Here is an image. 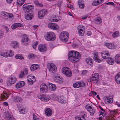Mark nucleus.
<instances>
[{
  "label": "nucleus",
  "instance_id": "39",
  "mask_svg": "<svg viewBox=\"0 0 120 120\" xmlns=\"http://www.w3.org/2000/svg\"><path fill=\"white\" fill-rule=\"evenodd\" d=\"M22 24L20 23H15L14 24L11 26V27L13 29H15L18 27H21Z\"/></svg>",
  "mask_w": 120,
  "mask_h": 120
},
{
  "label": "nucleus",
  "instance_id": "44",
  "mask_svg": "<svg viewBox=\"0 0 120 120\" xmlns=\"http://www.w3.org/2000/svg\"><path fill=\"white\" fill-rule=\"evenodd\" d=\"M94 56L93 57V58L94 60L100 63L101 62V60L98 59V58L97 56L95 53H94Z\"/></svg>",
  "mask_w": 120,
  "mask_h": 120
},
{
  "label": "nucleus",
  "instance_id": "45",
  "mask_svg": "<svg viewBox=\"0 0 120 120\" xmlns=\"http://www.w3.org/2000/svg\"><path fill=\"white\" fill-rule=\"evenodd\" d=\"M18 109L19 112L20 113L22 114H24L25 112L26 111V109L24 108H18Z\"/></svg>",
  "mask_w": 120,
  "mask_h": 120
},
{
  "label": "nucleus",
  "instance_id": "42",
  "mask_svg": "<svg viewBox=\"0 0 120 120\" xmlns=\"http://www.w3.org/2000/svg\"><path fill=\"white\" fill-rule=\"evenodd\" d=\"M78 3L79 4V6L80 8H82L84 7V3L82 2V0H79Z\"/></svg>",
  "mask_w": 120,
  "mask_h": 120
},
{
  "label": "nucleus",
  "instance_id": "5",
  "mask_svg": "<svg viewBox=\"0 0 120 120\" xmlns=\"http://www.w3.org/2000/svg\"><path fill=\"white\" fill-rule=\"evenodd\" d=\"M1 15L6 20H11L13 18V15L11 13H8L4 12H2Z\"/></svg>",
  "mask_w": 120,
  "mask_h": 120
},
{
  "label": "nucleus",
  "instance_id": "33",
  "mask_svg": "<svg viewBox=\"0 0 120 120\" xmlns=\"http://www.w3.org/2000/svg\"><path fill=\"white\" fill-rule=\"evenodd\" d=\"M103 0H96L93 2L92 4L94 6L99 5L103 2Z\"/></svg>",
  "mask_w": 120,
  "mask_h": 120
},
{
  "label": "nucleus",
  "instance_id": "15",
  "mask_svg": "<svg viewBox=\"0 0 120 120\" xmlns=\"http://www.w3.org/2000/svg\"><path fill=\"white\" fill-rule=\"evenodd\" d=\"M48 26L49 28L53 30H58L59 28V26L58 25L54 23H49Z\"/></svg>",
  "mask_w": 120,
  "mask_h": 120
},
{
  "label": "nucleus",
  "instance_id": "41",
  "mask_svg": "<svg viewBox=\"0 0 120 120\" xmlns=\"http://www.w3.org/2000/svg\"><path fill=\"white\" fill-rule=\"evenodd\" d=\"M1 97L3 98L6 99L8 97V95L5 92H3L1 94Z\"/></svg>",
  "mask_w": 120,
  "mask_h": 120
},
{
  "label": "nucleus",
  "instance_id": "12",
  "mask_svg": "<svg viewBox=\"0 0 120 120\" xmlns=\"http://www.w3.org/2000/svg\"><path fill=\"white\" fill-rule=\"evenodd\" d=\"M4 117L8 120H14V119L8 111L4 112L3 114Z\"/></svg>",
  "mask_w": 120,
  "mask_h": 120
},
{
  "label": "nucleus",
  "instance_id": "26",
  "mask_svg": "<svg viewBox=\"0 0 120 120\" xmlns=\"http://www.w3.org/2000/svg\"><path fill=\"white\" fill-rule=\"evenodd\" d=\"M48 85L50 90L52 91H55L56 90V87L54 84L49 83H48Z\"/></svg>",
  "mask_w": 120,
  "mask_h": 120
},
{
  "label": "nucleus",
  "instance_id": "49",
  "mask_svg": "<svg viewBox=\"0 0 120 120\" xmlns=\"http://www.w3.org/2000/svg\"><path fill=\"white\" fill-rule=\"evenodd\" d=\"M76 120H86L84 116L82 115L80 117H77L75 118Z\"/></svg>",
  "mask_w": 120,
  "mask_h": 120
},
{
  "label": "nucleus",
  "instance_id": "36",
  "mask_svg": "<svg viewBox=\"0 0 120 120\" xmlns=\"http://www.w3.org/2000/svg\"><path fill=\"white\" fill-rule=\"evenodd\" d=\"M11 44L12 46H13L14 48H15L18 47L19 45V43L15 41L11 42Z\"/></svg>",
  "mask_w": 120,
  "mask_h": 120
},
{
  "label": "nucleus",
  "instance_id": "19",
  "mask_svg": "<svg viewBox=\"0 0 120 120\" xmlns=\"http://www.w3.org/2000/svg\"><path fill=\"white\" fill-rule=\"evenodd\" d=\"M16 81V78L15 77H10L8 79V85L10 86L12 84L15 83Z\"/></svg>",
  "mask_w": 120,
  "mask_h": 120
},
{
  "label": "nucleus",
  "instance_id": "58",
  "mask_svg": "<svg viewBox=\"0 0 120 120\" xmlns=\"http://www.w3.org/2000/svg\"><path fill=\"white\" fill-rule=\"evenodd\" d=\"M34 55L33 54H31L29 55V57L31 58H33L34 57Z\"/></svg>",
  "mask_w": 120,
  "mask_h": 120
},
{
  "label": "nucleus",
  "instance_id": "53",
  "mask_svg": "<svg viewBox=\"0 0 120 120\" xmlns=\"http://www.w3.org/2000/svg\"><path fill=\"white\" fill-rule=\"evenodd\" d=\"M79 87H83L85 86V83L83 82H79Z\"/></svg>",
  "mask_w": 120,
  "mask_h": 120
},
{
  "label": "nucleus",
  "instance_id": "46",
  "mask_svg": "<svg viewBox=\"0 0 120 120\" xmlns=\"http://www.w3.org/2000/svg\"><path fill=\"white\" fill-rule=\"evenodd\" d=\"M119 34V32L117 31H116L113 32L112 34V36L114 38L117 37L118 36Z\"/></svg>",
  "mask_w": 120,
  "mask_h": 120
},
{
  "label": "nucleus",
  "instance_id": "57",
  "mask_svg": "<svg viewBox=\"0 0 120 120\" xmlns=\"http://www.w3.org/2000/svg\"><path fill=\"white\" fill-rule=\"evenodd\" d=\"M87 71L86 70H84L82 72V74L83 75H84L86 74L87 73Z\"/></svg>",
  "mask_w": 120,
  "mask_h": 120
},
{
  "label": "nucleus",
  "instance_id": "60",
  "mask_svg": "<svg viewBox=\"0 0 120 120\" xmlns=\"http://www.w3.org/2000/svg\"><path fill=\"white\" fill-rule=\"evenodd\" d=\"M87 15H86L85 16H82V19L84 20L86 19L87 17Z\"/></svg>",
  "mask_w": 120,
  "mask_h": 120
},
{
  "label": "nucleus",
  "instance_id": "40",
  "mask_svg": "<svg viewBox=\"0 0 120 120\" xmlns=\"http://www.w3.org/2000/svg\"><path fill=\"white\" fill-rule=\"evenodd\" d=\"M102 21L101 18L99 17H97L95 19V23L97 24H99L101 23Z\"/></svg>",
  "mask_w": 120,
  "mask_h": 120
},
{
  "label": "nucleus",
  "instance_id": "4",
  "mask_svg": "<svg viewBox=\"0 0 120 120\" xmlns=\"http://www.w3.org/2000/svg\"><path fill=\"white\" fill-rule=\"evenodd\" d=\"M62 73L68 77H70L72 75V73L70 69L67 67L63 68L62 69Z\"/></svg>",
  "mask_w": 120,
  "mask_h": 120
},
{
  "label": "nucleus",
  "instance_id": "34",
  "mask_svg": "<svg viewBox=\"0 0 120 120\" xmlns=\"http://www.w3.org/2000/svg\"><path fill=\"white\" fill-rule=\"evenodd\" d=\"M14 101L16 102L22 101L23 100V99L19 96L15 97L13 98Z\"/></svg>",
  "mask_w": 120,
  "mask_h": 120
},
{
  "label": "nucleus",
  "instance_id": "37",
  "mask_svg": "<svg viewBox=\"0 0 120 120\" xmlns=\"http://www.w3.org/2000/svg\"><path fill=\"white\" fill-rule=\"evenodd\" d=\"M115 60L116 63L119 64H120V55L117 54L115 56Z\"/></svg>",
  "mask_w": 120,
  "mask_h": 120
},
{
  "label": "nucleus",
  "instance_id": "1",
  "mask_svg": "<svg viewBox=\"0 0 120 120\" xmlns=\"http://www.w3.org/2000/svg\"><path fill=\"white\" fill-rule=\"evenodd\" d=\"M68 59L72 62L75 63L79 61L80 59L81 56L78 52L71 51L68 54Z\"/></svg>",
  "mask_w": 120,
  "mask_h": 120
},
{
  "label": "nucleus",
  "instance_id": "24",
  "mask_svg": "<svg viewBox=\"0 0 120 120\" xmlns=\"http://www.w3.org/2000/svg\"><path fill=\"white\" fill-rule=\"evenodd\" d=\"M101 54L102 57L103 59H107L109 57L108 56H109V54L108 51L103 52H101Z\"/></svg>",
  "mask_w": 120,
  "mask_h": 120
},
{
  "label": "nucleus",
  "instance_id": "7",
  "mask_svg": "<svg viewBox=\"0 0 120 120\" xmlns=\"http://www.w3.org/2000/svg\"><path fill=\"white\" fill-rule=\"evenodd\" d=\"M14 53L11 51H7L6 52H1L0 55L5 57H11L14 55Z\"/></svg>",
  "mask_w": 120,
  "mask_h": 120
},
{
  "label": "nucleus",
  "instance_id": "18",
  "mask_svg": "<svg viewBox=\"0 0 120 120\" xmlns=\"http://www.w3.org/2000/svg\"><path fill=\"white\" fill-rule=\"evenodd\" d=\"M38 98L40 99L41 100L45 101H49L50 99L48 95L46 96L45 94L41 95L38 96Z\"/></svg>",
  "mask_w": 120,
  "mask_h": 120
},
{
  "label": "nucleus",
  "instance_id": "51",
  "mask_svg": "<svg viewBox=\"0 0 120 120\" xmlns=\"http://www.w3.org/2000/svg\"><path fill=\"white\" fill-rule=\"evenodd\" d=\"M53 17L54 18L52 19V20L54 22H57L58 21V19L59 18V17L57 16H54Z\"/></svg>",
  "mask_w": 120,
  "mask_h": 120
},
{
  "label": "nucleus",
  "instance_id": "52",
  "mask_svg": "<svg viewBox=\"0 0 120 120\" xmlns=\"http://www.w3.org/2000/svg\"><path fill=\"white\" fill-rule=\"evenodd\" d=\"M38 44V42L37 41L33 43L32 45L33 48L34 49L36 48Z\"/></svg>",
  "mask_w": 120,
  "mask_h": 120
},
{
  "label": "nucleus",
  "instance_id": "28",
  "mask_svg": "<svg viewBox=\"0 0 120 120\" xmlns=\"http://www.w3.org/2000/svg\"><path fill=\"white\" fill-rule=\"evenodd\" d=\"M39 68V65L35 64L32 65L30 67V70L31 71H34L35 70L38 69Z\"/></svg>",
  "mask_w": 120,
  "mask_h": 120
},
{
  "label": "nucleus",
  "instance_id": "29",
  "mask_svg": "<svg viewBox=\"0 0 120 120\" xmlns=\"http://www.w3.org/2000/svg\"><path fill=\"white\" fill-rule=\"evenodd\" d=\"M34 17V15L32 13H29L26 14L25 15V19L28 20L32 19Z\"/></svg>",
  "mask_w": 120,
  "mask_h": 120
},
{
  "label": "nucleus",
  "instance_id": "20",
  "mask_svg": "<svg viewBox=\"0 0 120 120\" xmlns=\"http://www.w3.org/2000/svg\"><path fill=\"white\" fill-rule=\"evenodd\" d=\"M54 96V99L56 100H57L60 102L62 103H64L65 102V100L63 99L64 98L63 97H58L55 95H53Z\"/></svg>",
  "mask_w": 120,
  "mask_h": 120
},
{
  "label": "nucleus",
  "instance_id": "11",
  "mask_svg": "<svg viewBox=\"0 0 120 120\" xmlns=\"http://www.w3.org/2000/svg\"><path fill=\"white\" fill-rule=\"evenodd\" d=\"M52 77L54 81L57 83H61L63 82L62 79L57 74L54 75Z\"/></svg>",
  "mask_w": 120,
  "mask_h": 120
},
{
  "label": "nucleus",
  "instance_id": "9",
  "mask_svg": "<svg viewBox=\"0 0 120 120\" xmlns=\"http://www.w3.org/2000/svg\"><path fill=\"white\" fill-rule=\"evenodd\" d=\"M40 90L41 92L45 93L48 91V86L45 83H42L40 86Z\"/></svg>",
  "mask_w": 120,
  "mask_h": 120
},
{
  "label": "nucleus",
  "instance_id": "10",
  "mask_svg": "<svg viewBox=\"0 0 120 120\" xmlns=\"http://www.w3.org/2000/svg\"><path fill=\"white\" fill-rule=\"evenodd\" d=\"M48 68L51 72L54 73L56 71V68L53 63H49L48 65Z\"/></svg>",
  "mask_w": 120,
  "mask_h": 120
},
{
  "label": "nucleus",
  "instance_id": "16",
  "mask_svg": "<svg viewBox=\"0 0 120 120\" xmlns=\"http://www.w3.org/2000/svg\"><path fill=\"white\" fill-rule=\"evenodd\" d=\"M105 45L110 49H115L116 47V46L114 44L112 43H105Z\"/></svg>",
  "mask_w": 120,
  "mask_h": 120
},
{
  "label": "nucleus",
  "instance_id": "23",
  "mask_svg": "<svg viewBox=\"0 0 120 120\" xmlns=\"http://www.w3.org/2000/svg\"><path fill=\"white\" fill-rule=\"evenodd\" d=\"M104 99L105 103L108 104L112 103L113 101V99L111 98H109L108 96H105L104 97Z\"/></svg>",
  "mask_w": 120,
  "mask_h": 120
},
{
  "label": "nucleus",
  "instance_id": "43",
  "mask_svg": "<svg viewBox=\"0 0 120 120\" xmlns=\"http://www.w3.org/2000/svg\"><path fill=\"white\" fill-rule=\"evenodd\" d=\"M26 0H17V5L19 6H22Z\"/></svg>",
  "mask_w": 120,
  "mask_h": 120
},
{
  "label": "nucleus",
  "instance_id": "31",
  "mask_svg": "<svg viewBox=\"0 0 120 120\" xmlns=\"http://www.w3.org/2000/svg\"><path fill=\"white\" fill-rule=\"evenodd\" d=\"M93 60L90 58H87L86 59V63L90 64L91 66H93Z\"/></svg>",
  "mask_w": 120,
  "mask_h": 120
},
{
  "label": "nucleus",
  "instance_id": "54",
  "mask_svg": "<svg viewBox=\"0 0 120 120\" xmlns=\"http://www.w3.org/2000/svg\"><path fill=\"white\" fill-rule=\"evenodd\" d=\"M99 75L98 73H95L94 74H93L92 77L93 78H96V77H97V78H99Z\"/></svg>",
  "mask_w": 120,
  "mask_h": 120
},
{
  "label": "nucleus",
  "instance_id": "61",
  "mask_svg": "<svg viewBox=\"0 0 120 120\" xmlns=\"http://www.w3.org/2000/svg\"><path fill=\"white\" fill-rule=\"evenodd\" d=\"M91 34V33L90 31H88L87 33V35L88 36H90Z\"/></svg>",
  "mask_w": 120,
  "mask_h": 120
},
{
  "label": "nucleus",
  "instance_id": "48",
  "mask_svg": "<svg viewBox=\"0 0 120 120\" xmlns=\"http://www.w3.org/2000/svg\"><path fill=\"white\" fill-rule=\"evenodd\" d=\"M34 3L35 5L38 6L42 7L43 6L42 4L39 3L38 1L36 0L34 1Z\"/></svg>",
  "mask_w": 120,
  "mask_h": 120
},
{
  "label": "nucleus",
  "instance_id": "50",
  "mask_svg": "<svg viewBox=\"0 0 120 120\" xmlns=\"http://www.w3.org/2000/svg\"><path fill=\"white\" fill-rule=\"evenodd\" d=\"M79 82H76L73 84V87L75 88H78L79 87Z\"/></svg>",
  "mask_w": 120,
  "mask_h": 120
},
{
  "label": "nucleus",
  "instance_id": "8",
  "mask_svg": "<svg viewBox=\"0 0 120 120\" xmlns=\"http://www.w3.org/2000/svg\"><path fill=\"white\" fill-rule=\"evenodd\" d=\"M28 84L30 85H32L33 83L36 81L35 77L32 75H30L27 77Z\"/></svg>",
  "mask_w": 120,
  "mask_h": 120
},
{
  "label": "nucleus",
  "instance_id": "3",
  "mask_svg": "<svg viewBox=\"0 0 120 120\" xmlns=\"http://www.w3.org/2000/svg\"><path fill=\"white\" fill-rule=\"evenodd\" d=\"M69 37V34L68 32L63 31L60 34L59 38L62 41H66L68 40Z\"/></svg>",
  "mask_w": 120,
  "mask_h": 120
},
{
  "label": "nucleus",
  "instance_id": "55",
  "mask_svg": "<svg viewBox=\"0 0 120 120\" xmlns=\"http://www.w3.org/2000/svg\"><path fill=\"white\" fill-rule=\"evenodd\" d=\"M4 32L1 30H0V38L3 36L4 35Z\"/></svg>",
  "mask_w": 120,
  "mask_h": 120
},
{
  "label": "nucleus",
  "instance_id": "32",
  "mask_svg": "<svg viewBox=\"0 0 120 120\" xmlns=\"http://www.w3.org/2000/svg\"><path fill=\"white\" fill-rule=\"evenodd\" d=\"M99 79V78H97V77L96 78H93L92 77L91 78H90L87 79L88 81L89 82H91L93 81L94 82L97 83Z\"/></svg>",
  "mask_w": 120,
  "mask_h": 120
},
{
  "label": "nucleus",
  "instance_id": "6",
  "mask_svg": "<svg viewBox=\"0 0 120 120\" xmlns=\"http://www.w3.org/2000/svg\"><path fill=\"white\" fill-rule=\"evenodd\" d=\"M33 5H30L28 4H24L23 6V9L26 12H28L34 8Z\"/></svg>",
  "mask_w": 120,
  "mask_h": 120
},
{
  "label": "nucleus",
  "instance_id": "56",
  "mask_svg": "<svg viewBox=\"0 0 120 120\" xmlns=\"http://www.w3.org/2000/svg\"><path fill=\"white\" fill-rule=\"evenodd\" d=\"M105 4L106 5H114L115 4L114 3L112 2H109Z\"/></svg>",
  "mask_w": 120,
  "mask_h": 120
},
{
  "label": "nucleus",
  "instance_id": "27",
  "mask_svg": "<svg viewBox=\"0 0 120 120\" xmlns=\"http://www.w3.org/2000/svg\"><path fill=\"white\" fill-rule=\"evenodd\" d=\"M26 75H27L28 73V71L26 68H25L23 69L22 71H21V73L19 75V77L20 78H22L25 75V74Z\"/></svg>",
  "mask_w": 120,
  "mask_h": 120
},
{
  "label": "nucleus",
  "instance_id": "35",
  "mask_svg": "<svg viewBox=\"0 0 120 120\" xmlns=\"http://www.w3.org/2000/svg\"><path fill=\"white\" fill-rule=\"evenodd\" d=\"M108 64L112 65L114 63L113 59L112 58L109 57L106 60Z\"/></svg>",
  "mask_w": 120,
  "mask_h": 120
},
{
  "label": "nucleus",
  "instance_id": "30",
  "mask_svg": "<svg viewBox=\"0 0 120 120\" xmlns=\"http://www.w3.org/2000/svg\"><path fill=\"white\" fill-rule=\"evenodd\" d=\"M45 112L46 115L48 116H50L52 114V111L49 108L46 109L45 110Z\"/></svg>",
  "mask_w": 120,
  "mask_h": 120
},
{
  "label": "nucleus",
  "instance_id": "2",
  "mask_svg": "<svg viewBox=\"0 0 120 120\" xmlns=\"http://www.w3.org/2000/svg\"><path fill=\"white\" fill-rule=\"evenodd\" d=\"M45 39L48 41H54L56 38L55 34L53 32H47L44 36Z\"/></svg>",
  "mask_w": 120,
  "mask_h": 120
},
{
  "label": "nucleus",
  "instance_id": "64",
  "mask_svg": "<svg viewBox=\"0 0 120 120\" xmlns=\"http://www.w3.org/2000/svg\"><path fill=\"white\" fill-rule=\"evenodd\" d=\"M67 6L69 8L71 9H73V6H72L71 5L69 6V5H68Z\"/></svg>",
  "mask_w": 120,
  "mask_h": 120
},
{
  "label": "nucleus",
  "instance_id": "62",
  "mask_svg": "<svg viewBox=\"0 0 120 120\" xmlns=\"http://www.w3.org/2000/svg\"><path fill=\"white\" fill-rule=\"evenodd\" d=\"M92 94L94 96L97 94V93L96 92L94 91H92Z\"/></svg>",
  "mask_w": 120,
  "mask_h": 120
},
{
  "label": "nucleus",
  "instance_id": "47",
  "mask_svg": "<svg viewBox=\"0 0 120 120\" xmlns=\"http://www.w3.org/2000/svg\"><path fill=\"white\" fill-rule=\"evenodd\" d=\"M15 58L17 59L20 60L23 59L24 57H23L20 54H18L15 55Z\"/></svg>",
  "mask_w": 120,
  "mask_h": 120
},
{
  "label": "nucleus",
  "instance_id": "14",
  "mask_svg": "<svg viewBox=\"0 0 120 120\" xmlns=\"http://www.w3.org/2000/svg\"><path fill=\"white\" fill-rule=\"evenodd\" d=\"M22 43L24 45H27L30 41V40L28 38L27 36H23L22 37Z\"/></svg>",
  "mask_w": 120,
  "mask_h": 120
},
{
  "label": "nucleus",
  "instance_id": "25",
  "mask_svg": "<svg viewBox=\"0 0 120 120\" xmlns=\"http://www.w3.org/2000/svg\"><path fill=\"white\" fill-rule=\"evenodd\" d=\"M25 84V83L23 81H21L16 83L15 85L16 88H19L24 86Z\"/></svg>",
  "mask_w": 120,
  "mask_h": 120
},
{
  "label": "nucleus",
  "instance_id": "17",
  "mask_svg": "<svg viewBox=\"0 0 120 120\" xmlns=\"http://www.w3.org/2000/svg\"><path fill=\"white\" fill-rule=\"evenodd\" d=\"M91 106L89 105H86L85 108L87 111L90 112V115L93 116L94 114L95 110L94 109H92Z\"/></svg>",
  "mask_w": 120,
  "mask_h": 120
},
{
  "label": "nucleus",
  "instance_id": "22",
  "mask_svg": "<svg viewBox=\"0 0 120 120\" xmlns=\"http://www.w3.org/2000/svg\"><path fill=\"white\" fill-rule=\"evenodd\" d=\"M38 48L39 51L41 52H45L46 50V46L44 44H40L38 46Z\"/></svg>",
  "mask_w": 120,
  "mask_h": 120
},
{
  "label": "nucleus",
  "instance_id": "13",
  "mask_svg": "<svg viewBox=\"0 0 120 120\" xmlns=\"http://www.w3.org/2000/svg\"><path fill=\"white\" fill-rule=\"evenodd\" d=\"M77 29L79 35L80 36H83L85 32L84 26L82 25H79Z\"/></svg>",
  "mask_w": 120,
  "mask_h": 120
},
{
  "label": "nucleus",
  "instance_id": "38",
  "mask_svg": "<svg viewBox=\"0 0 120 120\" xmlns=\"http://www.w3.org/2000/svg\"><path fill=\"white\" fill-rule=\"evenodd\" d=\"M115 79L117 83L120 84V73H119L116 75L115 76Z\"/></svg>",
  "mask_w": 120,
  "mask_h": 120
},
{
  "label": "nucleus",
  "instance_id": "21",
  "mask_svg": "<svg viewBox=\"0 0 120 120\" xmlns=\"http://www.w3.org/2000/svg\"><path fill=\"white\" fill-rule=\"evenodd\" d=\"M46 12L45 10H42L39 11L38 13V17L40 19H42L45 14H46Z\"/></svg>",
  "mask_w": 120,
  "mask_h": 120
},
{
  "label": "nucleus",
  "instance_id": "63",
  "mask_svg": "<svg viewBox=\"0 0 120 120\" xmlns=\"http://www.w3.org/2000/svg\"><path fill=\"white\" fill-rule=\"evenodd\" d=\"M3 104L5 106L8 105V104L7 102H4Z\"/></svg>",
  "mask_w": 120,
  "mask_h": 120
},
{
  "label": "nucleus",
  "instance_id": "59",
  "mask_svg": "<svg viewBox=\"0 0 120 120\" xmlns=\"http://www.w3.org/2000/svg\"><path fill=\"white\" fill-rule=\"evenodd\" d=\"M111 113V114H114L116 113L117 112H116V111L115 110H110V111Z\"/></svg>",
  "mask_w": 120,
  "mask_h": 120
}]
</instances>
